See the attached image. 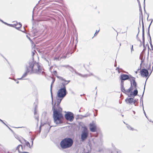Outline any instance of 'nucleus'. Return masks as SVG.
Masks as SVG:
<instances>
[{
    "label": "nucleus",
    "instance_id": "1",
    "mask_svg": "<svg viewBox=\"0 0 153 153\" xmlns=\"http://www.w3.org/2000/svg\"><path fill=\"white\" fill-rule=\"evenodd\" d=\"M52 98V103L53 105L52 110L53 111V117L54 119V123L56 124H59L62 123V119L63 118L62 112V109L60 107L59 104L62 98H59L57 99V102L53 105V99L52 95V93L51 92Z\"/></svg>",
    "mask_w": 153,
    "mask_h": 153
},
{
    "label": "nucleus",
    "instance_id": "2",
    "mask_svg": "<svg viewBox=\"0 0 153 153\" xmlns=\"http://www.w3.org/2000/svg\"><path fill=\"white\" fill-rule=\"evenodd\" d=\"M27 66L29 67L30 73H34L39 74L41 73V68L38 63L33 62H30L29 65Z\"/></svg>",
    "mask_w": 153,
    "mask_h": 153
},
{
    "label": "nucleus",
    "instance_id": "3",
    "mask_svg": "<svg viewBox=\"0 0 153 153\" xmlns=\"http://www.w3.org/2000/svg\"><path fill=\"white\" fill-rule=\"evenodd\" d=\"M73 144V140L71 138L66 137L62 140L60 144L62 149H66L71 147Z\"/></svg>",
    "mask_w": 153,
    "mask_h": 153
},
{
    "label": "nucleus",
    "instance_id": "4",
    "mask_svg": "<svg viewBox=\"0 0 153 153\" xmlns=\"http://www.w3.org/2000/svg\"><path fill=\"white\" fill-rule=\"evenodd\" d=\"M88 133L89 131L87 128L85 126L83 127L81 135V139L82 141L85 140L88 137Z\"/></svg>",
    "mask_w": 153,
    "mask_h": 153
},
{
    "label": "nucleus",
    "instance_id": "5",
    "mask_svg": "<svg viewBox=\"0 0 153 153\" xmlns=\"http://www.w3.org/2000/svg\"><path fill=\"white\" fill-rule=\"evenodd\" d=\"M137 2L138 3L139 7V10L140 12V13L142 15V17H141V20L142 22V38H143V42H144L145 40V37H144V25L143 21V15H142V9L141 7V6L140 4V1L139 0H137Z\"/></svg>",
    "mask_w": 153,
    "mask_h": 153
},
{
    "label": "nucleus",
    "instance_id": "6",
    "mask_svg": "<svg viewBox=\"0 0 153 153\" xmlns=\"http://www.w3.org/2000/svg\"><path fill=\"white\" fill-rule=\"evenodd\" d=\"M137 2L138 3L139 7V10L140 12V13L142 15V17H141V20L142 22V38H143V42H144L145 40V37H144V25L143 21V15H142V9L141 7V6L140 4V1L139 0H137Z\"/></svg>",
    "mask_w": 153,
    "mask_h": 153
},
{
    "label": "nucleus",
    "instance_id": "7",
    "mask_svg": "<svg viewBox=\"0 0 153 153\" xmlns=\"http://www.w3.org/2000/svg\"><path fill=\"white\" fill-rule=\"evenodd\" d=\"M67 93L66 88H61L58 91L57 96L59 98H63L65 97Z\"/></svg>",
    "mask_w": 153,
    "mask_h": 153
},
{
    "label": "nucleus",
    "instance_id": "8",
    "mask_svg": "<svg viewBox=\"0 0 153 153\" xmlns=\"http://www.w3.org/2000/svg\"><path fill=\"white\" fill-rule=\"evenodd\" d=\"M27 148L25 145H24L23 147L22 145H19L16 147V149L19 153H29L25 151L27 150Z\"/></svg>",
    "mask_w": 153,
    "mask_h": 153
},
{
    "label": "nucleus",
    "instance_id": "9",
    "mask_svg": "<svg viewBox=\"0 0 153 153\" xmlns=\"http://www.w3.org/2000/svg\"><path fill=\"white\" fill-rule=\"evenodd\" d=\"M65 118L68 120H69L70 121H72L74 119V116L73 114L70 112H68L65 114Z\"/></svg>",
    "mask_w": 153,
    "mask_h": 153
},
{
    "label": "nucleus",
    "instance_id": "10",
    "mask_svg": "<svg viewBox=\"0 0 153 153\" xmlns=\"http://www.w3.org/2000/svg\"><path fill=\"white\" fill-rule=\"evenodd\" d=\"M89 129L92 132L96 131L97 130V126L95 124L92 122L89 124Z\"/></svg>",
    "mask_w": 153,
    "mask_h": 153
},
{
    "label": "nucleus",
    "instance_id": "11",
    "mask_svg": "<svg viewBox=\"0 0 153 153\" xmlns=\"http://www.w3.org/2000/svg\"><path fill=\"white\" fill-rule=\"evenodd\" d=\"M135 78L131 76H130L129 80L131 82V85H133L134 86L135 88H136L137 86V84L135 82Z\"/></svg>",
    "mask_w": 153,
    "mask_h": 153
},
{
    "label": "nucleus",
    "instance_id": "12",
    "mask_svg": "<svg viewBox=\"0 0 153 153\" xmlns=\"http://www.w3.org/2000/svg\"><path fill=\"white\" fill-rule=\"evenodd\" d=\"M140 74L143 77H147L149 74L148 71L146 69H142L140 71Z\"/></svg>",
    "mask_w": 153,
    "mask_h": 153
},
{
    "label": "nucleus",
    "instance_id": "13",
    "mask_svg": "<svg viewBox=\"0 0 153 153\" xmlns=\"http://www.w3.org/2000/svg\"><path fill=\"white\" fill-rule=\"evenodd\" d=\"M29 72L30 73V69H29V68L28 66L26 67V70L25 73L23 74L21 78H18V79L19 80H21V79H25L24 78L27 75V73Z\"/></svg>",
    "mask_w": 153,
    "mask_h": 153
},
{
    "label": "nucleus",
    "instance_id": "14",
    "mask_svg": "<svg viewBox=\"0 0 153 153\" xmlns=\"http://www.w3.org/2000/svg\"><path fill=\"white\" fill-rule=\"evenodd\" d=\"M120 79L121 81L125 80L130 79V76L126 74H122L120 75Z\"/></svg>",
    "mask_w": 153,
    "mask_h": 153
},
{
    "label": "nucleus",
    "instance_id": "15",
    "mask_svg": "<svg viewBox=\"0 0 153 153\" xmlns=\"http://www.w3.org/2000/svg\"><path fill=\"white\" fill-rule=\"evenodd\" d=\"M125 101L127 104H132L133 103L134 104H135V100L132 98H129L126 99L125 100Z\"/></svg>",
    "mask_w": 153,
    "mask_h": 153
},
{
    "label": "nucleus",
    "instance_id": "16",
    "mask_svg": "<svg viewBox=\"0 0 153 153\" xmlns=\"http://www.w3.org/2000/svg\"><path fill=\"white\" fill-rule=\"evenodd\" d=\"M67 82H62L61 83L60 85V87L61 88H66L65 86L66 85H67L69 82H70V80H67V81H65Z\"/></svg>",
    "mask_w": 153,
    "mask_h": 153
},
{
    "label": "nucleus",
    "instance_id": "17",
    "mask_svg": "<svg viewBox=\"0 0 153 153\" xmlns=\"http://www.w3.org/2000/svg\"><path fill=\"white\" fill-rule=\"evenodd\" d=\"M152 21H151V22L149 26V27L148 28V36H149V38H150V42H151V43H150V45H151V47H152V49H153V47L152 46V43H151V36H150V33H149V29H150V26L153 21V19H152Z\"/></svg>",
    "mask_w": 153,
    "mask_h": 153
},
{
    "label": "nucleus",
    "instance_id": "18",
    "mask_svg": "<svg viewBox=\"0 0 153 153\" xmlns=\"http://www.w3.org/2000/svg\"><path fill=\"white\" fill-rule=\"evenodd\" d=\"M37 105H36L35 107V109L34 111V114L35 115V119L37 120V122L39 121V117L38 115L37 114L36 111V108H37Z\"/></svg>",
    "mask_w": 153,
    "mask_h": 153
},
{
    "label": "nucleus",
    "instance_id": "19",
    "mask_svg": "<svg viewBox=\"0 0 153 153\" xmlns=\"http://www.w3.org/2000/svg\"><path fill=\"white\" fill-rule=\"evenodd\" d=\"M121 90L123 92L125 93L126 91V90L124 87V82L123 81H121Z\"/></svg>",
    "mask_w": 153,
    "mask_h": 153
},
{
    "label": "nucleus",
    "instance_id": "20",
    "mask_svg": "<svg viewBox=\"0 0 153 153\" xmlns=\"http://www.w3.org/2000/svg\"><path fill=\"white\" fill-rule=\"evenodd\" d=\"M114 150L111 152V153H120L121 152L120 150L116 149L115 148L113 147Z\"/></svg>",
    "mask_w": 153,
    "mask_h": 153
},
{
    "label": "nucleus",
    "instance_id": "21",
    "mask_svg": "<svg viewBox=\"0 0 153 153\" xmlns=\"http://www.w3.org/2000/svg\"><path fill=\"white\" fill-rule=\"evenodd\" d=\"M62 66L66 68H68L71 71H74V69L72 67L68 65H64Z\"/></svg>",
    "mask_w": 153,
    "mask_h": 153
},
{
    "label": "nucleus",
    "instance_id": "22",
    "mask_svg": "<svg viewBox=\"0 0 153 153\" xmlns=\"http://www.w3.org/2000/svg\"><path fill=\"white\" fill-rule=\"evenodd\" d=\"M15 26H16V28L17 29H19L22 27V25L21 23H17L16 24H15Z\"/></svg>",
    "mask_w": 153,
    "mask_h": 153
},
{
    "label": "nucleus",
    "instance_id": "23",
    "mask_svg": "<svg viewBox=\"0 0 153 153\" xmlns=\"http://www.w3.org/2000/svg\"><path fill=\"white\" fill-rule=\"evenodd\" d=\"M137 94L138 91L137 89V88H135V89L134 90L132 94L134 95V96H135Z\"/></svg>",
    "mask_w": 153,
    "mask_h": 153
},
{
    "label": "nucleus",
    "instance_id": "24",
    "mask_svg": "<svg viewBox=\"0 0 153 153\" xmlns=\"http://www.w3.org/2000/svg\"><path fill=\"white\" fill-rule=\"evenodd\" d=\"M24 140L25 143L27 147H29L30 148H31V146L30 145V144L27 141L25 140Z\"/></svg>",
    "mask_w": 153,
    "mask_h": 153
},
{
    "label": "nucleus",
    "instance_id": "25",
    "mask_svg": "<svg viewBox=\"0 0 153 153\" xmlns=\"http://www.w3.org/2000/svg\"><path fill=\"white\" fill-rule=\"evenodd\" d=\"M145 84H146V83L145 84V86H144V91H143V93L142 96L141 97V98H140V102H141V101H142V104L143 105V94H144V90H145Z\"/></svg>",
    "mask_w": 153,
    "mask_h": 153
},
{
    "label": "nucleus",
    "instance_id": "26",
    "mask_svg": "<svg viewBox=\"0 0 153 153\" xmlns=\"http://www.w3.org/2000/svg\"><path fill=\"white\" fill-rule=\"evenodd\" d=\"M57 78H59V79L62 80V81H67V80H66L65 79H63L62 77H60V76H58L57 77Z\"/></svg>",
    "mask_w": 153,
    "mask_h": 153
},
{
    "label": "nucleus",
    "instance_id": "27",
    "mask_svg": "<svg viewBox=\"0 0 153 153\" xmlns=\"http://www.w3.org/2000/svg\"><path fill=\"white\" fill-rule=\"evenodd\" d=\"M53 74L56 76L57 77L58 76L57 71H54L53 73Z\"/></svg>",
    "mask_w": 153,
    "mask_h": 153
},
{
    "label": "nucleus",
    "instance_id": "28",
    "mask_svg": "<svg viewBox=\"0 0 153 153\" xmlns=\"http://www.w3.org/2000/svg\"><path fill=\"white\" fill-rule=\"evenodd\" d=\"M126 126H127V128L128 129H130V130H134L133 128L131 127L129 125L127 124L126 125Z\"/></svg>",
    "mask_w": 153,
    "mask_h": 153
},
{
    "label": "nucleus",
    "instance_id": "29",
    "mask_svg": "<svg viewBox=\"0 0 153 153\" xmlns=\"http://www.w3.org/2000/svg\"><path fill=\"white\" fill-rule=\"evenodd\" d=\"M131 91L129 89H127L126 91H126L125 93L126 94H129V93Z\"/></svg>",
    "mask_w": 153,
    "mask_h": 153
},
{
    "label": "nucleus",
    "instance_id": "30",
    "mask_svg": "<svg viewBox=\"0 0 153 153\" xmlns=\"http://www.w3.org/2000/svg\"><path fill=\"white\" fill-rule=\"evenodd\" d=\"M15 137L18 140H19V141L20 142H21L20 140V138L17 135H15Z\"/></svg>",
    "mask_w": 153,
    "mask_h": 153
},
{
    "label": "nucleus",
    "instance_id": "31",
    "mask_svg": "<svg viewBox=\"0 0 153 153\" xmlns=\"http://www.w3.org/2000/svg\"><path fill=\"white\" fill-rule=\"evenodd\" d=\"M131 53H132V52L134 51V50L133 49V45H132L131 46Z\"/></svg>",
    "mask_w": 153,
    "mask_h": 153
},
{
    "label": "nucleus",
    "instance_id": "32",
    "mask_svg": "<svg viewBox=\"0 0 153 153\" xmlns=\"http://www.w3.org/2000/svg\"><path fill=\"white\" fill-rule=\"evenodd\" d=\"M54 81H55V79H53V80L51 83V93L52 92H51V88H52V85L53 84V83H54Z\"/></svg>",
    "mask_w": 153,
    "mask_h": 153
},
{
    "label": "nucleus",
    "instance_id": "33",
    "mask_svg": "<svg viewBox=\"0 0 153 153\" xmlns=\"http://www.w3.org/2000/svg\"><path fill=\"white\" fill-rule=\"evenodd\" d=\"M8 25L10 26L13 27H16V26H15V25H11V24H9Z\"/></svg>",
    "mask_w": 153,
    "mask_h": 153
},
{
    "label": "nucleus",
    "instance_id": "34",
    "mask_svg": "<svg viewBox=\"0 0 153 153\" xmlns=\"http://www.w3.org/2000/svg\"><path fill=\"white\" fill-rule=\"evenodd\" d=\"M145 0H144V9L145 11Z\"/></svg>",
    "mask_w": 153,
    "mask_h": 153
},
{
    "label": "nucleus",
    "instance_id": "35",
    "mask_svg": "<svg viewBox=\"0 0 153 153\" xmlns=\"http://www.w3.org/2000/svg\"><path fill=\"white\" fill-rule=\"evenodd\" d=\"M100 30H99L98 31L97 30L96 31L95 33L94 34V36L96 35L99 32Z\"/></svg>",
    "mask_w": 153,
    "mask_h": 153
},
{
    "label": "nucleus",
    "instance_id": "36",
    "mask_svg": "<svg viewBox=\"0 0 153 153\" xmlns=\"http://www.w3.org/2000/svg\"><path fill=\"white\" fill-rule=\"evenodd\" d=\"M35 138H31V143H32V146L33 144V141L34 139Z\"/></svg>",
    "mask_w": 153,
    "mask_h": 153
},
{
    "label": "nucleus",
    "instance_id": "37",
    "mask_svg": "<svg viewBox=\"0 0 153 153\" xmlns=\"http://www.w3.org/2000/svg\"><path fill=\"white\" fill-rule=\"evenodd\" d=\"M0 121L1 122L4 124L6 125L7 126L6 124L3 121L0 119Z\"/></svg>",
    "mask_w": 153,
    "mask_h": 153
},
{
    "label": "nucleus",
    "instance_id": "38",
    "mask_svg": "<svg viewBox=\"0 0 153 153\" xmlns=\"http://www.w3.org/2000/svg\"><path fill=\"white\" fill-rule=\"evenodd\" d=\"M0 20L3 23H4V24L6 25H9V24L7 23L6 22H3V21L1 20Z\"/></svg>",
    "mask_w": 153,
    "mask_h": 153
},
{
    "label": "nucleus",
    "instance_id": "39",
    "mask_svg": "<svg viewBox=\"0 0 153 153\" xmlns=\"http://www.w3.org/2000/svg\"><path fill=\"white\" fill-rule=\"evenodd\" d=\"M132 88H133L132 85H131V87L129 89H130V90L131 91V90L132 89Z\"/></svg>",
    "mask_w": 153,
    "mask_h": 153
},
{
    "label": "nucleus",
    "instance_id": "40",
    "mask_svg": "<svg viewBox=\"0 0 153 153\" xmlns=\"http://www.w3.org/2000/svg\"><path fill=\"white\" fill-rule=\"evenodd\" d=\"M138 34H137V37L138 35L139 34V32H140V30H139V27H138Z\"/></svg>",
    "mask_w": 153,
    "mask_h": 153
},
{
    "label": "nucleus",
    "instance_id": "41",
    "mask_svg": "<svg viewBox=\"0 0 153 153\" xmlns=\"http://www.w3.org/2000/svg\"><path fill=\"white\" fill-rule=\"evenodd\" d=\"M148 17H149V15H148V17H147V20L148 21H150V20H151L152 21V20H151V19H150L149 20V19H148Z\"/></svg>",
    "mask_w": 153,
    "mask_h": 153
},
{
    "label": "nucleus",
    "instance_id": "42",
    "mask_svg": "<svg viewBox=\"0 0 153 153\" xmlns=\"http://www.w3.org/2000/svg\"><path fill=\"white\" fill-rule=\"evenodd\" d=\"M7 127L11 131H12V129L10 128L8 126H7Z\"/></svg>",
    "mask_w": 153,
    "mask_h": 153
},
{
    "label": "nucleus",
    "instance_id": "43",
    "mask_svg": "<svg viewBox=\"0 0 153 153\" xmlns=\"http://www.w3.org/2000/svg\"><path fill=\"white\" fill-rule=\"evenodd\" d=\"M76 74H78V75H79V76L81 75L80 74H79V73H76Z\"/></svg>",
    "mask_w": 153,
    "mask_h": 153
},
{
    "label": "nucleus",
    "instance_id": "44",
    "mask_svg": "<svg viewBox=\"0 0 153 153\" xmlns=\"http://www.w3.org/2000/svg\"><path fill=\"white\" fill-rule=\"evenodd\" d=\"M115 62H116V64L114 65V66L116 67L117 66V64H116V61H115Z\"/></svg>",
    "mask_w": 153,
    "mask_h": 153
},
{
    "label": "nucleus",
    "instance_id": "45",
    "mask_svg": "<svg viewBox=\"0 0 153 153\" xmlns=\"http://www.w3.org/2000/svg\"><path fill=\"white\" fill-rule=\"evenodd\" d=\"M34 53L33 52H33H32V55H33H33H34Z\"/></svg>",
    "mask_w": 153,
    "mask_h": 153
},
{
    "label": "nucleus",
    "instance_id": "46",
    "mask_svg": "<svg viewBox=\"0 0 153 153\" xmlns=\"http://www.w3.org/2000/svg\"><path fill=\"white\" fill-rule=\"evenodd\" d=\"M137 72H138L137 71H136L135 72V74H137Z\"/></svg>",
    "mask_w": 153,
    "mask_h": 153
},
{
    "label": "nucleus",
    "instance_id": "47",
    "mask_svg": "<svg viewBox=\"0 0 153 153\" xmlns=\"http://www.w3.org/2000/svg\"><path fill=\"white\" fill-rule=\"evenodd\" d=\"M119 69V67H117L116 68V70H117V69Z\"/></svg>",
    "mask_w": 153,
    "mask_h": 153
},
{
    "label": "nucleus",
    "instance_id": "48",
    "mask_svg": "<svg viewBox=\"0 0 153 153\" xmlns=\"http://www.w3.org/2000/svg\"><path fill=\"white\" fill-rule=\"evenodd\" d=\"M140 68H138L137 71H138L139 70H140Z\"/></svg>",
    "mask_w": 153,
    "mask_h": 153
},
{
    "label": "nucleus",
    "instance_id": "49",
    "mask_svg": "<svg viewBox=\"0 0 153 153\" xmlns=\"http://www.w3.org/2000/svg\"><path fill=\"white\" fill-rule=\"evenodd\" d=\"M143 111H144V114H145V115H146V114L145 113V111H144V110H143Z\"/></svg>",
    "mask_w": 153,
    "mask_h": 153
},
{
    "label": "nucleus",
    "instance_id": "50",
    "mask_svg": "<svg viewBox=\"0 0 153 153\" xmlns=\"http://www.w3.org/2000/svg\"><path fill=\"white\" fill-rule=\"evenodd\" d=\"M16 83H19V82H18V81H16Z\"/></svg>",
    "mask_w": 153,
    "mask_h": 153
},
{
    "label": "nucleus",
    "instance_id": "51",
    "mask_svg": "<svg viewBox=\"0 0 153 153\" xmlns=\"http://www.w3.org/2000/svg\"><path fill=\"white\" fill-rule=\"evenodd\" d=\"M40 128H41V126H40V128H40V131H41Z\"/></svg>",
    "mask_w": 153,
    "mask_h": 153
},
{
    "label": "nucleus",
    "instance_id": "52",
    "mask_svg": "<svg viewBox=\"0 0 153 153\" xmlns=\"http://www.w3.org/2000/svg\"><path fill=\"white\" fill-rule=\"evenodd\" d=\"M33 16H32V20H33Z\"/></svg>",
    "mask_w": 153,
    "mask_h": 153
},
{
    "label": "nucleus",
    "instance_id": "53",
    "mask_svg": "<svg viewBox=\"0 0 153 153\" xmlns=\"http://www.w3.org/2000/svg\"><path fill=\"white\" fill-rule=\"evenodd\" d=\"M145 116H146V117L147 118H148L147 117V116H146V115Z\"/></svg>",
    "mask_w": 153,
    "mask_h": 153
},
{
    "label": "nucleus",
    "instance_id": "54",
    "mask_svg": "<svg viewBox=\"0 0 153 153\" xmlns=\"http://www.w3.org/2000/svg\"><path fill=\"white\" fill-rule=\"evenodd\" d=\"M145 116H146V117L147 118H148L147 117V116H146V115Z\"/></svg>",
    "mask_w": 153,
    "mask_h": 153
},
{
    "label": "nucleus",
    "instance_id": "55",
    "mask_svg": "<svg viewBox=\"0 0 153 153\" xmlns=\"http://www.w3.org/2000/svg\"><path fill=\"white\" fill-rule=\"evenodd\" d=\"M133 112H134V114L135 113V112L134 111H133Z\"/></svg>",
    "mask_w": 153,
    "mask_h": 153
},
{
    "label": "nucleus",
    "instance_id": "56",
    "mask_svg": "<svg viewBox=\"0 0 153 153\" xmlns=\"http://www.w3.org/2000/svg\"><path fill=\"white\" fill-rule=\"evenodd\" d=\"M84 117H86V116H84Z\"/></svg>",
    "mask_w": 153,
    "mask_h": 153
},
{
    "label": "nucleus",
    "instance_id": "57",
    "mask_svg": "<svg viewBox=\"0 0 153 153\" xmlns=\"http://www.w3.org/2000/svg\"><path fill=\"white\" fill-rule=\"evenodd\" d=\"M43 73H44V72H43V71H42V74Z\"/></svg>",
    "mask_w": 153,
    "mask_h": 153
},
{
    "label": "nucleus",
    "instance_id": "58",
    "mask_svg": "<svg viewBox=\"0 0 153 153\" xmlns=\"http://www.w3.org/2000/svg\"><path fill=\"white\" fill-rule=\"evenodd\" d=\"M147 79L146 80V81H147Z\"/></svg>",
    "mask_w": 153,
    "mask_h": 153
},
{
    "label": "nucleus",
    "instance_id": "59",
    "mask_svg": "<svg viewBox=\"0 0 153 153\" xmlns=\"http://www.w3.org/2000/svg\"><path fill=\"white\" fill-rule=\"evenodd\" d=\"M130 95H132V94H131Z\"/></svg>",
    "mask_w": 153,
    "mask_h": 153
},
{
    "label": "nucleus",
    "instance_id": "60",
    "mask_svg": "<svg viewBox=\"0 0 153 153\" xmlns=\"http://www.w3.org/2000/svg\"><path fill=\"white\" fill-rule=\"evenodd\" d=\"M152 68H153V66H152Z\"/></svg>",
    "mask_w": 153,
    "mask_h": 153
}]
</instances>
